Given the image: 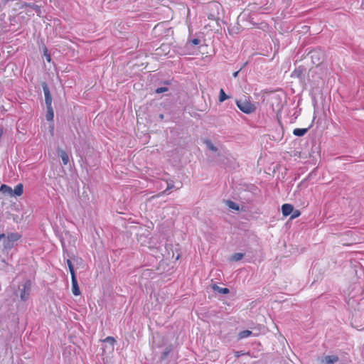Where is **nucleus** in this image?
Listing matches in <instances>:
<instances>
[{"mask_svg":"<svg viewBox=\"0 0 364 364\" xmlns=\"http://www.w3.org/2000/svg\"><path fill=\"white\" fill-rule=\"evenodd\" d=\"M237 107L245 114H250L255 111L256 107L250 100L246 99L236 101Z\"/></svg>","mask_w":364,"mask_h":364,"instance_id":"1","label":"nucleus"},{"mask_svg":"<svg viewBox=\"0 0 364 364\" xmlns=\"http://www.w3.org/2000/svg\"><path fill=\"white\" fill-rule=\"evenodd\" d=\"M21 238L18 233H10L7 236V240L4 242V247L6 249H11L14 246L16 242Z\"/></svg>","mask_w":364,"mask_h":364,"instance_id":"2","label":"nucleus"},{"mask_svg":"<svg viewBox=\"0 0 364 364\" xmlns=\"http://www.w3.org/2000/svg\"><path fill=\"white\" fill-rule=\"evenodd\" d=\"M31 283L30 281H26L23 285V289L21 291V299L23 301H26L29 297V292L31 290Z\"/></svg>","mask_w":364,"mask_h":364,"instance_id":"3","label":"nucleus"},{"mask_svg":"<svg viewBox=\"0 0 364 364\" xmlns=\"http://www.w3.org/2000/svg\"><path fill=\"white\" fill-rule=\"evenodd\" d=\"M43 90L45 95V102L46 107H52V97L48 85L46 83L43 85Z\"/></svg>","mask_w":364,"mask_h":364,"instance_id":"4","label":"nucleus"},{"mask_svg":"<svg viewBox=\"0 0 364 364\" xmlns=\"http://www.w3.org/2000/svg\"><path fill=\"white\" fill-rule=\"evenodd\" d=\"M338 361V357L335 355H326L320 360V362L323 364H334Z\"/></svg>","mask_w":364,"mask_h":364,"instance_id":"5","label":"nucleus"},{"mask_svg":"<svg viewBox=\"0 0 364 364\" xmlns=\"http://www.w3.org/2000/svg\"><path fill=\"white\" fill-rule=\"evenodd\" d=\"M72 279V292L75 296H79L80 291L78 287L77 281L75 276L71 277Z\"/></svg>","mask_w":364,"mask_h":364,"instance_id":"6","label":"nucleus"},{"mask_svg":"<svg viewBox=\"0 0 364 364\" xmlns=\"http://www.w3.org/2000/svg\"><path fill=\"white\" fill-rule=\"evenodd\" d=\"M294 210V207L292 205L289 203H285L282 206V211L284 216L287 217Z\"/></svg>","mask_w":364,"mask_h":364,"instance_id":"7","label":"nucleus"},{"mask_svg":"<svg viewBox=\"0 0 364 364\" xmlns=\"http://www.w3.org/2000/svg\"><path fill=\"white\" fill-rule=\"evenodd\" d=\"M0 192H1L3 194L12 197L13 196V189L11 187L6 185L2 184L0 187Z\"/></svg>","mask_w":364,"mask_h":364,"instance_id":"8","label":"nucleus"},{"mask_svg":"<svg viewBox=\"0 0 364 364\" xmlns=\"http://www.w3.org/2000/svg\"><path fill=\"white\" fill-rule=\"evenodd\" d=\"M103 342L109 344L108 350L109 352H112L114 350V344H115L116 341L113 337L108 336L103 340Z\"/></svg>","mask_w":364,"mask_h":364,"instance_id":"9","label":"nucleus"},{"mask_svg":"<svg viewBox=\"0 0 364 364\" xmlns=\"http://www.w3.org/2000/svg\"><path fill=\"white\" fill-rule=\"evenodd\" d=\"M23 193V186L22 183L17 184L13 190V196H21Z\"/></svg>","mask_w":364,"mask_h":364,"instance_id":"10","label":"nucleus"},{"mask_svg":"<svg viewBox=\"0 0 364 364\" xmlns=\"http://www.w3.org/2000/svg\"><path fill=\"white\" fill-rule=\"evenodd\" d=\"M59 155L63 161L64 165H67L69 162V156L68 154L63 150H59Z\"/></svg>","mask_w":364,"mask_h":364,"instance_id":"11","label":"nucleus"},{"mask_svg":"<svg viewBox=\"0 0 364 364\" xmlns=\"http://www.w3.org/2000/svg\"><path fill=\"white\" fill-rule=\"evenodd\" d=\"M308 131V129H301V128H296L293 130L294 135L296 136H304Z\"/></svg>","mask_w":364,"mask_h":364,"instance_id":"12","label":"nucleus"},{"mask_svg":"<svg viewBox=\"0 0 364 364\" xmlns=\"http://www.w3.org/2000/svg\"><path fill=\"white\" fill-rule=\"evenodd\" d=\"M213 290H215L220 294H227L230 292L229 289L220 287L217 284H213Z\"/></svg>","mask_w":364,"mask_h":364,"instance_id":"13","label":"nucleus"},{"mask_svg":"<svg viewBox=\"0 0 364 364\" xmlns=\"http://www.w3.org/2000/svg\"><path fill=\"white\" fill-rule=\"evenodd\" d=\"M46 119L48 121H53L54 117V112L53 107H47V113L46 115Z\"/></svg>","mask_w":364,"mask_h":364,"instance_id":"14","label":"nucleus"},{"mask_svg":"<svg viewBox=\"0 0 364 364\" xmlns=\"http://www.w3.org/2000/svg\"><path fill=\"white\" fill-rule=\"evenodd\" d=\"M230 97L227 95L223 89H220L219 94V102H223L228 100Z\"/></svg>","mask_w":364,"mask_h":364,"instance_id":"15","label":"nucleus"},{"mask_svg":"<svg viewBox=\"0 0 364 364\" xmlns=\"http://www.w3.org/2000/svg\"><path fill=\"white\" fill-rule=\"evenodd\" d=\"M252 334V331L249 330H245L241 332H240L238 337L240 339H243L245 338L249 337Z\"/></svg>","mask_w":364,"mask_h":364,"instance_id":"16","label":"nucleus"},{"mask_svg":"<svg viewBox=\"0 0 364 364\" xmlns=\"http://www.w3.org/2000/svg\"><path fill=\"white\" fill-rule=\"evenodd\" d=\"M226 204L228 206L229 208L230 209H232V210H239V206L237 204H236L235 202L233 201H231V200H228L226 202Z\"/></svg>","mask_w":364,"mask_h":364,"instance_id":"17","label":"nucleus"},{"mask_svg":"<svg viewBox=\"0 0 364 364\" xmlns=\"http://www.w3.org/2000/svg\"><path fill=\"white\" fill-rule=\"evenodd\" d=\"M67 264H68V268H69V270H70V272L71 274V277H73V276H75V271H74V267L73 265L72 262L70 259H68Z\"/></svg>","mask_w":364,"mask_h":364,"instance_id":"18","label":"nucleus"},{"mask_svg":"<svg viewBox=\"0 0 364 364\" xmlns=\"http://www.w3.org/2000/svg\"><path fill=\"white\" fill-rule=\"evenodd\" d=\"M205 144L207 148L213 151H216L218 150L217 148L213 145V144L210 140L205 141Z\"/></svg>","mask_w":364,"mask_h":364,"instance_id":"19","label":"nucleus"},{"mask_svg":"<svg viewBox=\"0 0 364 364\" xmlns=\"http://www.w3.org/2000/svg\"><path fill=\"white\" fill-rule=\"evenodd\" d=\"M244 255L242 253H235L232 256L231 259L233 261H239L242 259Z\"/></svg>","mask_w":364,"mask_h":364,"instance_id":"20","label":"nucleus"},{"mask_svg":"<svg viewBox=\"0 0 364 364\" xmlns=\"http://www.w3.org/2000/svg\"><path fill=\"white\" fill-rule=\"evenodd\" d=\"M29 8L32 10H33L38 16H40L41 14V9L37 5H32V6H29Z\"/></svg>","mask_w":364,"mask_h":364,"instance_id":"21","label":"nucleus"},{"mask_svg":"<svg viewBox=\"0 0 364 364\" xmlns=\"http://www.w3.org/2000/svg\"><path fill=\"white\" fill-rule=\"evenodd\" d=\"M168 90V88L166 87H159L156 90V93H162Z\"/></svg>","mask_w":364,"mask_h":364,"instance_id":"22","label":"nucleus"},{"mask_svg":"<svg viewBox=\"0 0 364 364\" xmlns=\"http://www.w3.org/2000/svg\"><path fill=\"white\" fill-rule=\"evenodd\" d=\"M190 42L194 45V46H197L200 43V41L198 39V38H193L192 40L190 41Z\"/></svg>","mask_w":364,"mask_h":364,"instance_id":"23","label":"nucleus"},{"mask_svg":"<svg viewBox=\"0 0 364 364\" xmlns=\"http://www.w3.org/2000/svg\"><path fill=\"white\" fill-rule=\"evenodd\" d=\"M44 55L46 56V58L47 61L50 62V60H51V58H50V54L48 53L47 50H45Z\"/></svg>","mask_w":364,"mask_h":364,"instance_id":"24","label":"nucleus"},{"mask_svg":"<svg viewBox=\"0 0 364 364\" xmlns=\"http://www.w3.org/2000/svg\"><path fill=\"white\" fill-rule=\"evenodd\" d=\"M299 215H300V212L299 210H295L291 218L292 219H294V218H297Z\"/></svg>","mask_w":364,"mask_h":364,"instance_id":"25","label":"nucleus"},{"mask_svg":"<svg viewBox=\"0 0 364 364\" xmlns=\"http://www.w3.org/2000/svg\"><path fill=\"white\" fill-rule=\"evenodd\" d=\"M50 131L51 134L53 135V134H54V126H53V124H51L50 126Z\"/></svg>","mask_w":364,"mask_h":364,"instance_id":"26","label":"nucleus"},{"mask_svg":"<svg viewBox=\"0 0 364 364\" xmlns=\"http://www.w3.org/2000/svg\"><path fill=\"white\" fill-rule=\"evenodd\" d=\"M3 133H4L3 128L0 127V139L1 138V136L3 135Z\"/></svg>","mask_w":364,"mask_h":364,"instance_id":"27","label":"nucleus"},{"mask_svg":"<svg viewBox=\"0 0 364 364\" xmlns=\"http://www.w3.org/2000/svg\"><path fill=\"white\" fill-rule=\"evenodd\" d=\"M237 74H238V72L237 71V72L233 73V76L235 77L237 76Z\"/></svg>","mask_w":364,"mask_h":364,"instance_id":"28","label":"nucleus"},{"mask_svg":"<svg viewBox=\"0 0 364 364\" xmlns=\"http://www.w3.org/2000/svg\"><path fill=\"white\" fill-rule=\"evenodd\" d=\"M4 237H5V235H4V234H1V235H0V240H1V238Z\"/></svg>","mask_w":364,"mask_h":364,"instance_id":"29","label":"nucleus"}]
</instances>
